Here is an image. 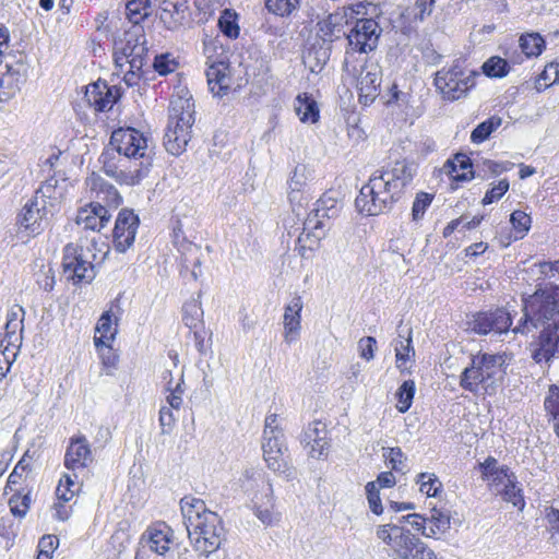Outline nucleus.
I'll use <instances>...</instances> for the list:
<instances>
[{
  "label": "nucleus",
  "instance_id": "nucleus-62",
  "mask_svg": "<svg viewBox=\"0 0 559 559\" xmlns=\"http://www.w3.org/2000/svg\"><path fill=\"white\" fill-rule=\"evenodd\" d=\"M36 282L45 292H51L56 284L55 272L52 267L48 266L47 270H41L37 275Z\"/></svg>",
  "mask_w": 559,
  "mask_h": 559
},
{
  "label": "nucleus",
  "instance_id": "nucleus-1",
  "mask_svg": "<svg viewBox=\"0 0 559 559\" xmlns=\"http://www.w3.org/2000/svg\"><path fill=\"white\" fill-rule=\"evenodd\" d=\"M417 166L406 159L377 169L364 185L355 200L356 209L367 216L390 211L411 185Z\"/></svg>",
  "mask_w": 559,
  "mask_h": 559
},
{
  "label": "nucleus",
  "instance_id": "nucleus-2",
  "mask_svg": "<svg viewBox=\"0 0 559 559\" xmlns=\"http://www.w3.org/2000/svg\"><path fill=\"white\" fill-rule=\"evenodd\" d=\"M180 510L188 537L195 550L204 556L216 551L224 536L219 515L207 509L202 499L192 496L181 498Z\"/></svg>",
  "mask_w": 559,
  "mask_h": 559
},
{
  "label": "nucleus",
  "instance_id": "nucleus-12",
  "mask_svg": "<svg viewBox=\"0 0 559 559\" xmlns=\"http://www.w3.org/2000/svg\"><path fill=\"white\" fill-rule=\"evenodd\" d=\"M97 247H66L62 259L63 274L74 285L90 284L96 276Z\"/></svg>",
  "mask_w": 559,
  "mask_h": 559
},
{
  "label": "nucleus",
  "instance_id": "nucleus-45",
  "mask_svg": "<svg viewBox=\"0 0 559 559\" xmlns=\"http://www.w3.org/2000/svg\"><path fill=\"white\" fill-rule=\"evenodd\" d=\"M415 382L413 380H405L396 391L397 405L396 408L400 413H406L413 403L415 395Z\"/></svg>",
  "mask_w": 559,
  "mask_h": 559
},
{
  "label": "nucleus",
  "instance_id": "nucleus-3",
  "mask_svg": "<svg viewBox=\"0 0 559 559\" xmlns=\"http://www.w3.org/2000/svg\"><path fill=\"white\" fill-rule=\"evenodd\" d=\"M85 185L92 201L79 210L76 223L85 229L102 231L111 217L108 209H117L122 197L116 187L95 173L86 178Z\"/></svg>",
  "mask_w": 559,
  "mask_h": 559
},
{
  "label": "nucleus",
  "instance_id": "nucleus-33",
  "mask_svg": "<svg viewBox=\"0 0 559 559\" xmlns=\"http://www.w3.org/2000/svg\"><path fill=\"white\" fill-rule=\"evenodd\" d=\"M325 227H329V224H319L318 226L312 225L309 227L305 222L302 231H300V227H294L293 230H288V238H284L283 241H286L287 245L292 241L295 245H301L307 241L310 243H317L324 238Z\"/></svg>",
  "mask_w": 559,
  "mask_h": 559
},
{
  "label": "nucleus",
  "instance_id": "nucleus-27",
  "mask_svg": "<svg viewBox=\"0 0 559 559\" xmlns=\"http://www.w3.org/2000/svg\"><path fill=\"white\" fill-rule=\"evenodd\" d=\"M531 352L537 364L549 362L559 353V329H543Z\"/></svg>",
  "mask_w": 559,
  "mask_h": 559
},
{
  "label": "nucleus",
  "instance_id": "nucleus-24",
  "mask_svg": "<svg viewBox=\"0 0 559 559\" xmlns=\"http://www.w3.org/2000/svg\"><path fill=\"white\" fill-rule=\"evenodd\" d=\"M94 461L91 447L84 436L70 439V444L64 455V466L68 469H84Z\"/></svg>",
  "mask_w": 559,
  "mask_h": 559
},
{
  "label": "nucleus",
  "instance_id": "nucleus-60",
  "mask_svg": "<svg viewBox=\"0 0 559 559\" xmlns=\"http://www.w3.org/2000/svg\"><path fill=\"white\" fill-rule=\"evenodd\" d=\"M377 341L373 336L361 337L358 342V350L361 358L371 360L374 357Z\"/></svg>",
  "mask_w": 559,
  "mask_h": 559
},
{
  "label": "nucleus",
  "instance_id": "nucleus-13",
  "mask_svg": "<svg viewBox=\"0 0 559 559\" xmlns=\"http://www.w3.org/2000/svg\"><path fill=\"white\" fill-rule=\"evenodd\" d=\"M355 81L359 92V102L370 105L379 96L382 71L378 63L368 62L367 58L357 61V72L347 73Z\"/></svg>",
  "mask_w": 559,
  "mask_h": 559
},
{
  "label": "nucleus",
  "instance_id": "nucleus-23",
  "mask_svg": "<svg viewBox=\"0 0 559 559\" xmlns=\"http://www.w3.org/2000/svg\"><path fill=\"white\" fill-rule=\"evenodd\" d=\"M354 13L358 14L359 11H355L353 7H347L318 22V32L323 41L333 43L340 38L341 34H345L343 27L349 23L348 17H353Z\"/></svg>",
  "mask_w": 559,
  "mask_h": 559
},
{
  "label": "nucleus",
  "instance_id": "nucleus-18",
  "mask_svg": "<svg viewBox=\"0 0 559 559\" xmlns=\"http://www.w3.org/2000/svg\"><path fill=\"white\" fill-rule=\"evenodd\" d=\"M41 204L43 202L36 197L25 203L19 218L20 234L26 233V235L35 236L40 234L48 225L49 218L55 213L44 215Z\"/></svg>",
  "mask_w": 559,
  "mask_h": 559
},
{
  "label": "nucleus",
  "instance_id": "nucleus-49",
  "mask_svg": "<svg viewBox=\"0 0 559 559\" xmlns=\"http://www.w3.org/2000/svg\"><path fill=\"white\" fill-rule=\"evenodd\" d=\"M510 222L515 233L514 239L518 240L528 231L532 219L525 212L516 210L511 214Z\"/></svg>",
  "mask_w": 559,
  "mask_h": 559
},
{
  "label": "nucleus",
  "instance_id": "nucleus-64",
  "mask_svg": "<svg viewBox=\"0 0 559 559\" xmlns=\"http://www.w3.org/2000/svg\"><path fill=\"white\" fill-rule=\"evenodd\" d=\"M58 539L52 535L43 536L39 540V559L45 557L44 559H50V555L56 548V544Z\"/></svg>",
  "mask_w": 559,
  "mask_h": 559
},
{
  "label": "nucleus",
  "instance_id": "nucleus-28",
  "mask_svg": "<svg viewBox=\"0 0 559 559\" xmlns=\"http://www.w3.org/2000/svg\"><path fill=\"white\" fill-rule=\"evenodd\" d=\"M139 223L140 219L132 210H121L112 230L115 245H132L135 240Z\"/></svg>",
  "mask_w": 559,
  "mask_h": 559
},
{
  "label": "nucleus",
  "instance_id": "nucleus-20",
  "mask_svg": "<svg viewBox=\"0 0 559 559\" xmlns=\"http://www.w3.org/2000/svg\"><path fill=\"white\" fill-rule=\"evenodd\" d=\"M205 75L211 93L217 97L227 95L231 84L228 62L225 58L214 60L212 57H207Z\"/></svg>",
  "mask_w": 559,
  "mask_h": 559
},
{
  "label": "nucleus",
  "instance_id": "nucleus-57",
  "mask_svg": "<svg viewBox=\"0 0 559 559\" xmlns=\"http://www.w3.org/2000/svg\"><path fill=\"white\" fill-rule=\"evenodd\" d=\"M316 60L314 64H310V71L312 73H319L326 61L329 60V49H312L308 52L307 59L310 61L311 59Z\"/></svg>",
  "mask_w": 559,
  "mask_h": 559
},
{
  "label": "nucleus",
  "instance_id": "nucleus-25",
  "mask_svg": "<svg viewBox=\"0 0 559 559\" xmlns=\"http://www.w3.org/2000/svg\"><path fill=\"white\" fill-rule=\"evenodd\" d=\"M342 210V203L333 193H324L316 203L311 213L306 218V225L311 227L319 224H328L332 218L338 216Z\"/></svg>",
  "mask_w": 559,
  "mask_h": 559
},
{
  "label": "nucleus",
  "instance_id": "nucleus-7",
  "mask_svg": "<svg viewBox=\"0 0 559 559\" xmlns=\"http://www.w3.org/2000/svg\"><path fill=\"white\" fill-rule=\"evenodd\" d=\"M194 121L192 97L188 95L173 97L169 105V122L164 135L167 152L177 156L186 150Z\"/></svg>",
  "mask_w": 559,
  "mask_h": 559
},
{
  "label": "nucleus",
  "instance_id": "nucleus-52",
  "mask_svg": "<svg viewBox=\"0 0 559 559\" xmlns=\"http://www.w3.org/2000/svg\"><path fill=\"white\" fill-rule=\"evenodd\" d=\"M178 63L170 53L156 55L153 60L154 70L160 75H167L174 72Z\"/></svg>",
  "mask_w": 559,
  "mask_h": 559
},
{
  "label": "nucleus",
  "instance_id": "nucleus-50",
  "mask_svg": "<svg viewBox=\"0 0 559 559\" xmlns=\"http://www.w3.org/2000/svg\"><path fill=\"white\" fill-rule=\"evenodd\" d=\"M78 489L79 486L74 483L71 476L64 475L63 478L60 479L56 489L58 501L69 502L74 497Z\"/></svg>",
  "mask_w": 559,
  "mask_h": 559
},
{
  "label": "nucleus",
  "instance_id": "nucleus-19",
  "mask_svg": "<svg viewBox=\"0 0 559 559\" xmlns=\"http://www.w3.org/2000/svg\"><path fill=\"white\" fill-rule=\"evenodd\" d=\"M312 180V170L305 164H298L293 171V176L288 180V199L293 206V211L296 212L298 216L301 215L300 210L304 209V205L309 202L307 189L309 182Z\"/></svg>",
  "mask_w": 559,
  "mask_h": 559
},
{
  "label": "nucleus",
  "instance_id": "nucleus-21",
  "mask_svg": "<svg viewBox=\"0 0 559 559\" xmlns=\"http://www.w3.org/2000/svg\"><path fill=\"white\" fill-rule=\"evenodd\" d=\"M263 457L267 467L278 474H284L286 477L292 475L285 453L287 448L284 443V435L277 437H267L262 444Z\"/></svg>",
  "mask_w": 559,
  "mask_h": 559
},
{
  "label": "nucleus",
  "instance_id": "nucleus-8",
  "mask_svg": "<svg viewBox=\"0 0 559 559\" xmlns=\"http://www.w3.org/2000/svg\"><path fill=\"white\" fill-rule=\"evenodd\" d=\"M376 535L390 547L393 559H437L432 549L402 525H379Z\"/></svg>",
  "mask_w": 559,
  "mask_h": 559
},
{
  "label": "nucleus",
  "instance_id": "nucleus-37",
  "mask_svg": "<svg viewBox=\"0 0 559 559\" xmlns=\"http://www.w3.org/2000/svg\"><path fill=\"white\" fill-rule=\"evenodd\" d=\"M504 501L512 503L515 508L523 510L525 507L522 489L518 487L516 476H510L503 484V488L497 490Z\"/></svg>",
  "mask_w": 559,
  "mask_h": 559
},
{
  "label": "nucleus",
  "instance_id": "nucleus-5",
  "mask_svg": "<svg viewBox=\"0 0 559 559\" xmlns=\"http://www.w3.org/2000/svg\"><path fill=\"white\" fill-rule=\"evenodd\" d=\"M504 365V355H473L469 366L460 376V386L473 394H493L506 374Z\"/></svg>",
  "mask_w": 559,
  "mask_h": 559
},
{
  "label": "nucleus",
  "instance_id": "nucleus-51",
  "mask_svg": "<svg viewBox=\"0 0 559 559\" xmlns=\"http://www.w3.org/2000/svg\"><path fill=\"white\" fill-rule=\"evenodd\" d=\"M31 461L29 451H26L22 459L17 462L14 469L8 477L7 487L12 489V485H16L24 472L31 471Z\"/></svg>",
  "mask_w": 559,
  "mask_h": 559
},
{
  "label": "nucleus",
  "instance_id": "nucleus-30",
  "mask_svg": "<svg viewBox=\"0 0 559 559\" xmlns=\"http://www.w3.org/2000/svg\"><path fill=\"white\" fill-rule=\"evenodd\" d=\"M477 468L480 472L481 479L488 481L489 487L496 490H498L510 476L514 475L507 465H499L497 459L493 456H488L484 462H479Z\"/></svg>",
  "mask_w": 559,
  "mask_h": 559
},
{
  "label": "nucleus",
  "instance_id": "nucleus-54",
  "mask_svg": "<svg viewBox=\"0 0 559 559\" xmlns=\"http://www.w3.org/2000/svg\"><path fill=\"white\" fill-rule=\"evenodd\" d=\"M366 495L369 508L372 513L380 515L383 513V507L379 495V488L374 481H369L366 485Z\"/></svg>",
  "mask_w": 559,
  "mask_h": 559
},
{
  "label": "nucleus",
  "instance_id": "nucleus-46",
  "mask_svg": "<svg viewBox=\"0 0 559 559\" xmlns=\"http://www.w3.org/2000/svg\"><path fill=\"white\" fill-rule=\"evenodd\" d=\"M412 332H408V336L406 338H402L397 341L395 345V357H396V367L404 372L405 367L404 364L411 359L412 356L415 355L414 347L412 346Z\"/></svg>",
  "mask_w": 559,
  "mask_h": 559
},
{
  "label": "nucleus",
  "instance_id": "nucleus-17",
  "mask_svg": "<svg viewBox=\"0 0 559 559\" xmlns=\"http://www.w3.org/2000/svg\"><path fill=\"white\" fill-rule=\"evenodd\" d=\"M99 159L103 163L104 173L119 183L134 186L143 179L141 170H135L132 165H127L129 162L126 158L115 162L114 150L103 152Z\"/></svg>",
  "mask_w": 559,
  "mask_h": 559
},
{
  "label": "nucleus",
  "instance_id": "nucleus-26",
  "mask_svg": "<svg viewBox=\"0 0 559 559\" xmlns=\"http://www.w3.org/2000/svg\"><path fill=\"white\" fill-rule=\"evenodd\" d=\"M301 443L310 448L309 455L313 459H322L328 455L329 442L326 441L325 424L316 420L305 429Z\"/></svg>",
  "mask_w": 559,
  "mask_h": 559
},
{
  "label": "nucleus",
  "instance_id": "nucleus-42",
  "mask_svg": "<svg viewBox=\"0 0 559 559\" xmlns=\"http://www.w3.org/2000/svg\"><path fill=\"white\" fill-rule=\"evenodd\" d=\"M520 47L526 57H537L545 48V40L537 33L522 35L520 38Z\"/></svg>",
  "mask_w": 559,
  "mask_h": 559
},
{
  "label": "nucleus",
  "instance_id": "nucleus-9",
  "mask_svg": "<svg viewBox=\"0 0 559 559\" xmlns=\"http://www.w3.org/2000/svg\"><path fill=\"white\" fill-rule=\"evenodd\" d=\"M381 29L373 19H359L350 31L345 34L347 47L345 49V59L343 69L346 73L357 72L358 53H368L377 48Z\"/></svg>",
  "mask_w": 559,
  "mask_h": 559
},
{
  "label": "nucleus",
  "instance_id": "nucleus-59",
  "mask_svg": "<svg viewBox=\"0 0 559 559\" xmlns=\"http://www.w3.org/2000/svg\"><path fill=\"white\" fill-rule=\"evenodd\" d=\"M383 455L390 462V464L394 471L400 472V471L404 469V467H405L404 462L406 460V456L403 453V451L401 450V448H399V447L389 448L386 450V453H384Z\"/></svg>",
  "mask_w": 559,
  "mask_h": 559
},
{
  "label": "nucleus",
  "instance_id": "nucleus-4",
  "mask_svg": "<svg viewBox=\"0 0 559 559\" xmlns=\"http://www.w3.org/2000/svg\"><path fill=\"white\" fill-rule=\"evenodd\" d=\"M524 314L513 329L516 333H527L530 328L559 329V284L540 287L523 299Z\"/></svg>",
  "mask_w": 559,
  "mask_h": 559
},
{
  "label": "nucleus",
  "instance_id": "nucleus-35",
  "mask_svg": "<svg viewBox=\"0 0 559 559\" xmlns=\"http://www.w3.org/2000/svg\"><path fill=\"white\" fill-rule=\"evenodd\" d=\"M295 110L302 122L313 123L319 119L317 103L307 93L296 97Z\"/></svg>",
  "mask_w": 559,
  "mask_h": 559
},
{
  "label": "nucleus",
  "instance_id": "nucleus-16",
  "mask_svg": "<svg viewBox=\"0 0 559 559\" xmlns=\"http://www.w3.org/2000/svg\"><path fill=\"white\" fill-rule=\"evenodd\" d=\"M195 0H163L159 5V20L169 31H178L192 23L191 4Z\"/></svg>",
  "mask_w": 559,
  "mask_h": 559
},
{
  "label": "nucleus",
  "instance_id": "nucleus-40",
  "mask_svg": "<svg viewBox=\"0 0 559 559\" xmlns=\"http://www.w3.org/2000/svg\"><path fill=\"white\" fill-rule=\"evenodd\" d=\"M502 119L498 116H492L487 120L480 122L471 133V141L475 144L485 142L492 132L501 126Z\"/></svg>",
  "mask_w": 559,
  "mask_h": 559
},
{
  "label": "nucleus",
  "instance_id": "nucleus-43",
  "mask_svg": "<svg viewBox=\"0 0 559 559\" xmlns=\"http://www.w3.org/2000/svg\"><path fill=\"white\" fill-rule=\"evenodd\" d=\"M548 416L555 421V431L559 433V386L551 384L544 401Z\"/></svg>",
  "mask_w": 559,
  "mask_h": 559
},
{
  "label": "nucleus",
  "instance_id": "nucleus-15",
  "mask_svg": "<svg viewBox=\"0 0 559 559\" xmlns=\"http://www.w3.org/2000/svg\"><path fill=\"white\" fill-rule=\"evenodd\" d=\"M512 324L510 313L503 308L477 312L467 321L468 330L479 335L507 333Z\"/></svg>",
  "mask_w": 559,
  "mask_h": 559
},
{
  "label": "nucleus",
  "instance_id": "nucleus-55",
  "mask_svg": "<svg viewBox=\"0 0 559 559\" xmlns=\"http://www.w3.org/2000/svg\"><path fill=\"white\" fill-rule=\"evenodd\" d=\"M442 171L450 176L452 180L454 181H468L472 178H474V174L472 170L468 171H461L460 168H457V163L453 159H448L443 167Z\"/></svg>",
  "mask_w": 559,
  "mask_h": 559
},
{
  "label": "nucleus",
  "instance_id": "nucleus-63",
  "mask_svg": "<svg viewBox=\"0 0 559 559\" xmlns=\"http://www.w3.org/2000/svg\"><path fill=\"white\" fill-rule=\"evenodd\" d=\"M96 331L102 333V337L114 338L117 333V329H112V319L109 318L108 313H103L96 325Z\"/></svg>",
  "mask_w": 559,
  "mask_h": 559
},
{
  "label": "nucleus",
  "instance_id": "nucleus-36",
  "mask_svg": "<svg viewBox=\"0 0 559 559\" xmlns=\"http://www.w3.org/2000/svg\"><path fill=\"white\" fill-rule=\"evenodd\" d=\"M430 524L426 537H435L437 534H443L450 530V514L441 509L431 508L430 515L426 516Z\"/></svg>",
  "mask_w": 559,
  "mask_h": 559
},
{
  "label": "nucleus",
  "instance_id": "nucleus-53",
  "mask_svg": "<svg viewBox=\"0 0 559 559\" xmlns=\"http://www.w3.org/2000/svg\"><path fill=\"white\" fill-rule=\"evenodd\" d=\"M545 519L551 533L549 540L555 545L559 544V510L554 507L546 508Z\"/></svg>",
  "mask_w": 559,
  "mask_h": 559
},
{
  "label": "nucleus",
  "instance_id": "nucleus-29",
  "mask_svg": "<svg viewBox=\"0 0 559 559\" xmlns=\"http://www.w3.org/2000/svg\"><path fill=\"white\" fill-rule=\"evenodd\" d=\"M141 542L151 551L164 556L169 550V545L173 542V531L165 523H158L145 531Z\"/></svg>",
  "mask_w": 559,
  "mask_h": 559
},
{
  "label": "nucleus",
  "instance_id": "nucleus-31",
  "mask_svg": "<svg viewBox=\"0 0 559 559\" xmlns=\"http://www.w3.org/2000/svg\"><path fill=\"white\" fill-rule=\"evenodd\" d=\"M304 304L300 296H294L289 304L285 307L284 312V330L285 340L293 342L297 338L300 330L301 310Z\"/></svg>",
  "mask_w": 559,
  "mask_h": 559
},
{
  "label": "nucleus",
  "instance_id": "nucleus-10",
  "mask_svg": "<svg viewBox=\"0 0 559 559\" xmlns=\"http://www.w3.org/2000/svg\"><path fill=\"white\" fill-rule=\"evenodd\" d=\"M147 39L141 25H132L122 38L115 40L114 60L121 70L126 64L141 70L147 64Z\"/></svg>",
  "mask_w": 559,
  "mask_h": 559
},
{
  "label": "nucleus",
  "instance_id": "nucleus-41",
  "mask_svg": "<svg viewBox=\"0 0 559 559\" xmlns=\"http://www.w3.org/2000/svg\"><path fill=\"white\" fill-rule=\"evenodd\" d=\"M218 27L226 37L236 39L240 33L238 14L231 9H225L218 19Z\"/></svg>",
  "mask_w": 559,
  "mask_h": 559
},
{
  "label": "nucleus",
  "instance_id": "nucleus-48",
  "mask_svg": "<svg viewBox=\"0 0 559 559\" xmlns=\"http://www.w3.org/2000/svg\"><path fill=\"white\" fill-rule=\"evenodd\" d=\"M32 502L31 492L22 495L16 492L9 499V507L15 518H24L29 510Z\"/></svg>",
  "mask_w": 559,
  "mask_h": 559
},
{
  "label": "nucleus",
  "instance_id": "nucleus-38",
  "mask_svg": "<svg viewBox=\"0 0 559 559\" xmlns=\"http://www.w3.org/2000/svg\"><path fill=\"white\" fill-rule=\"evenodd\" d=\"M153 0H128L126 4L127 17L133 25L151 14Z\"/></svg>",
  "mask_w": 559,
  "mask_h": 559
},
{
  "label": "nucleus",
  "instance_id": "nucleus-34",
  "mask_svg": "<svg viewBox=\"0 0 559 559\" xmlns=\"http://www.w3.org/2000/svg\"><path fill=\"white\" fill-rule=\"evenodd\" d=\"M203 314L199 298L187 301L182 307V321L190 330H194V338L200 345L203 342V337L197 329L203 324Z\"/></svg>",
  "mask_w": 559,
  "mask_h": 559
},
{
  "label": "nucleus",
  "instance_id": "nucleus-56",
  "mask_svg": "<svg viewBox=\"0 0 559 559\" xmlns=\"http://www.w3.org/2000/svg\"><path fill=\"white\" fill-rule=\"evenodd\" d=\"M433 200V195L427 192H420L416 195V199L413 203L412 207V215L413 219L417 221L420 219L427 207L431 204Z\"/></svg>",
  "mask_w": 559,
  "mask_h": 559
},
{
  "label": "nucleus",
  "instance_id": "nucleus-11",
  "mask_svg": "<svg viewBox=\"0 0 559 559\" xmlns=\"http://www.w3.org/2000/svg\"><path fill=\"white\" fill-rule=\"evenodd\" d=\"M476 75L475 71L463 67L462 62L457 60L450 68H443L436 73L435 86L443 99L459 100L475 86Z\"/></svg>",
  "mask_w": 559,
  "mask_h": 559
},
{
  "label": "nucleus",
  "instance_id": "nucleus-58",
  "mask_svg": "<svg viewBox=\"0 0 559 559\" xmlns=\"http://www.w3.org/2000/svg\"><path fill=\"white\" fill-rule=\"evenodd\" d=\"M509 190V181L507 179H502L498 182L497 186L492 187L488 190L483 199V204H491L495 201H498L503 197V194Z\"/></svg>",
  "mask_w": 559,
  "mask_h": 559
},
{
  "label": "nucleus",
  "instance_id": "nucleus-14",
  "mask_svg": "<svg viewBox=\"0 0 559 559\" xmlns=\"http://www.w3.org/2000/svg\"><path fill=\"white\" fill-rule=\"evenodd\" d=\"M28 73L25 57L0 64V103L7 102L21 90Z\"/></svg>",
  "mask_w": 559,
  "mask_h": 559
},
{
  "label": "nucleus",
  "instance_id": "nucleus-39",
  "mask_svg": "<svg viewBox=\"0 0 559 559\" xmlns=\"http://www.w3.org/2000/svg\"><path fill=\"white\" fill-rule=\"evenodd\" d=\"M302 0H265L267 11L280 17L294 16L301 4Z\"/></svg>",
  "mask_w": 559,
  "mask_h": 559
},
{
  "label": "nucleus",
  "instance_id": "nucleus-32",
  "mask_svg": "<svg viewBox=\"0 0 559 559\" xmlns=\"http://www.w3.org/2000/svg\"><path fill=\"white\" fill-rule=\"evenodd\" d=\"M43 202V213H55L62 197V189L58 186L55 177L48 178L35 192V195Z\"/></svg>",
  "mask_w": 559,
  "mask_h": 559
},
{
  "label": "nucleus",
  "instance_id": "nucleus-61",
  "mask_svg": "<svg viewBox=\"0 0 559 559\" xmlns=\"http://www.w3.org/2000/svg\"><path fill=\"white\" fill-rule=\"evenodd\" d=\"M435 0H416L414 7V19L423 22L432 12Z\"/></svg>",
  "mask_w": 559,
  "mask_h": 559
},
{
  "label": "nucleus",
  "instance_id": "nucleus-44",
  "mask_svg": "<svg viewBox=\"0 0 559 559\" xmlns=\"http://www.w3.org/2000/svg\"><path fill=\"white\" fill-rule=\"evenodd\" d=\"M481 69L488 78H504L510 71V66L506 59L493 56L483 63Z\"/></svg>",
  "mask_w": 559,
  "mask_h": 559
},
{
  "label": "nucleus",
  "instance_id": "nucleus-47",
  "mask_svg": "<svg viewBox=\"0 0 559 559\" xmlns=\"http://www.w3.org/2000/svg\"><path fill=\"white\" fill-rule=\"evenodd\" d=\"M416 483L419 485L420 492L428 497H436L442 489V483L432 473H420L417 476Z\"/></svg>",
  "mask_w": 559,
  "mask_h": 559
},
{
  "label": "nucleus",
  "instance_id": "nucleus-22",
  "mask_svg": "<svg viewBox=\"0 0 559 559\" xmlns=\"http://www.w3.org/2000/svg\"><path fill=\"white\" fill-rule=\"evenodd\" d=\"M85 99L96 111H106L112 108L120 94L117 86H109L106 82L97 81L85 88Z\"/></svg>",
  "mask_w": 559,
  "mask_h": 559
},
{
  "label": "nucleus",
  "instance_id": "nucleus-6",
  "mask_svg": "<svg viewBox=\"0 0 559 559\" xmlns=\"http://www.w3.org/2000/svg\"><path fill=\"white\" fill-rule=\"evenodd\" d=\"M110 145L135 170H141L143 178L147 176L155 155V145L150 138L134 128H119L112 132Z\"/></svg>",
  "mask_w": 559,
  "mask_h": 559
}]
</instances>
